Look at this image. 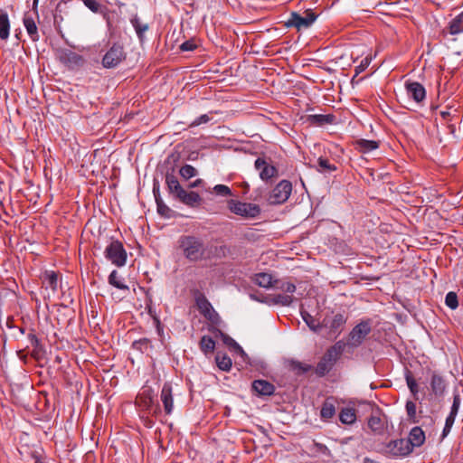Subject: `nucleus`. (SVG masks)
I'll list each match as a JSON object with an SVG mask.
<instances>
[{
	"label": "nucleus",
	"mask_w": 463,
	"mask_h": 463,
	"mask_svg": "<svg viewBox=\"0 0 463 463\" xmlns=\"http://www.w3.org/2000/svg\"><path fill=\"white\" fill-rule=\"evenodd\" d=\"M179 249L189 261L196 262L205 258V245L203 240L194 235H183L178 239Z\"/></svg>",
	"instance_id": "nucleus-1"
},
{
	"label": "nucleus",
	"mask_w": 463,
	"mask_h": 463,
	"mask_svg": "<svg viewBox=\"0 0 463 463\" xmlns=\"http://www.w3.org/2000/svg\"><path fill=\"white\" fill-rule=\"evenodd\" d=\"M345 347V344L342 340L337 341L334 345L330 346L317 364V375L319 377L326 375L342 355Z\"/></svg>",
	"instance_id": "nucleus-2"
},
{
	"label": "nucleus",
	"mask_w": 463,
	"mask_h": 463,
	"mask_svg": "<svg viewBox=\"0 0 463 463\" xmlns=\"http://www.w3.org/2000/svg\"><path fill=\"white\" fill-rule=\"evenodd\" d=\"M377 452L389 458H399L409 456L411 449L405 439H396L379 444Z\"/></svg>",
	"instance_id": "nucleus-3"
},
{
	"label": "nucleus",
	"mask_w": 463,
	"mask_h": 463,
	"mask_svg": "<svg viewBox=\"0 0 463 463\" xmlns=\"http://www.w3.org/2000/svg\"><path fill=\"white\" fill-rule=\"evenodd\" d=\"M372 331V320L363 319L350 331L345 345L352 348L359 347Z\"/></svg>",
	"instance_id": "nucleus-4"
},
{
	"label": "nucleus",
	"mask_w": 463,
	"mask_h": 463,
	"mask_svg": "<svg viewBox=\"0 0 463 463\" xmlns=\"http://www.w3.org/2000/svg\"><path fill=\"white\" fill-rule=\"evenodd\" d=\"M317 14L312 9L306 10L302 14L292 12L285 23L287 27H295L298 31L309 28L317 20Z\"/></svg>",
	"instance_id": "nucleus-5"
},
{
	"label": "nucleus",
	"mask_w": 463,
	"mask_h": 463,
	"mask_svg": "<svg viewBox=\"0 0 463 463\" xmlns=\"http://www.w3.org/2000/svg\"><path fill=\"white\" fill-rule=\"evenodd\" d=\"M106 259L117 267H123L127 262V251L121 241L111 240L104 251Z\"/></svg>",
	"instance_id": "nucleus-6"
},
{
	"label": "nucleus",
	"mask_w": 463,
	"mask_h": 463,
	"mask_svg": "<svg viewBox=\"0 0 463 463\" xmlns=\"http://www.w3.org/2000/svg\"><path fill=\"white\" fill-rule=\"evenodd\" d=\"M229 210L244 218H255L260 213V207L250 203H242L237 200L228 201Z\"/></svg>",
	"instance_id": "nucleus-7"
},
{
	"label": "nucleus",
	"mask_w": 463,
	"mask_h": 463,
	"mask_svg": "<svg viewBox=\"0 0 463 463\" xmlns=\"http://www.w3.org/2000/svg\"><path fill=\"white\" fill-rule=\"evenodd\" d=\"M55 56L60 62L69 69L80 68L85 63V60L81 55L67 48L57 49Z\"/></svg>",
	"instance_id": "nucleus-8"
},
{
	"label": "nucleus",
	"mask_w": 463,
	"mask_h": 463,
	"mask_svg": "<svg viewBox=\"0 0 463 463\" xmlns=\"http://www.w3.org/2000/svg\"><path fill=\"white\" fill-rule=\"evenodd\" d=\"M126 59L124 48L119 43H114L102 58V65L104 68H116Z\"/></svg>",
	"instance_id": "nucleus-9"
},
{
	"label": "nucleus",
	"mask_w": 463,
	"mask_h": 463,
	"mask_svg": "<svg viewBox=\"0 0 463 463\" xmlns=\"http://www.w3.org/2000/svg\"><path fill=\"white\" fill-rule=\"evenodd\" d=\"M292 192V184L288 180L280 181L270 192L268 201L276 205L285 203Z\"/></svg>",
	"instance_id": "nucleus-10"
},
{
	"label": "nucleus",
	"mask_w": 463,
	"mask_h": 463,
	"mask_svg": "<svg viewBox=\"0 0 463 463\" xmlns=\"http://www.w3.org/2000/svg\"><path fill=\"white\" fill-rule=\"evenodd\" d=\"M254 167L259 171L260 178L266 183L279 175L277 167L264 157H258L254 162Z\"/></svg>",
	"instance_id": "nucleus-11"
},
{
	"label": "nucleus",
	"mask_w": 463,
	"mask_h": 463,
	"mask_svg": "<svg viewBox=\"0 0 463 463\" xmlns=\"http://www.w3.org/2000/svg\"><path fill=\"white\" fill-rule=\"evenodd\" d=\"M195 303L200 313L208 320L215 322L218 318V314L213 309L212 304L204 295L197 292L195 296Z\"/></svg>",
	"instance_id": "nucleus-12"
},
{
	"label": "nucleus",
	"mask_w": 463,
	"mask_h": 463,
	"mask_svg": "<svg viewBox=\"0 0 463 463\" xmlns=\"http://www.w3.org/2000/svg\"><path fill=\"white\" fill-rule=\"evenodd\" d=\"M407 95L415 102L420 103L426 98V90L422 84L417 81L407 80L404 84Z\"/></svg>",
	"instance_id": "nucleus-13"
},
{
	"label": "nucleus",
	"mask_w": 463,
	"mask_h": 463,
	"mask_svg": "<svg viewBox=\"0 0 463 463\" xmlns=\"http://www.w3.org/2000/svg\"><path fill=\"white\" fill-rule=\"evenodd\" d=\"M252 392L259 396H270L275 392V386L267 380H254L251 383Z\"/></svg>",
	"instance_id": "nucleus-14"
},
{
	"label": "nucleus",
	"mask_w": 463,
	"mask_h": 463,
	"mask_svg": "<svg viewBox=\"0 0 463 463\" xmlns=\"http://www.w3.org/2000/svg\"><path fill=\"white\" fill-rule=\"evenodd\" d=\"M160 400L164 405V410L166 414H171L174 409V396L173 387L168 382L165 383L160 394Z\"/></svg>",
	"instance_id": "nucleus-15"
},
{
	"label": "nucleus",
	"mask_w": 463,
	"mask_h": 463,
	"mask_svg": "<svg viewBox=\"0 0 463 463\" xmlns=\"http://www.w3.org/2000/svg\"><path fill=\"white\" fill-rule=\"evenodd\" d=\"M305 122L317 127L332 125L335 123V116L333 114H313L306 117Z\"/></svg>",
	"instance_id": "nucleus-16"
},
{
	"label": "nucleus",
	"mask_w": 463,
	"mask_h": 463,
	"mask_svg": "<svg viewBox=\"0 0 463 463\" xmlns=\"http://www.w3.org/2000/svg\"><path fill=\"white\" fill-rule=\"evenodd\" d=\"M405 441H409V449H411V453L414 447H420L424 443L425 433L420 427H413Z\"/></svg>",
	"instance_id": "nucleus-17"
},
{
	"label": "nucleus",
	"mask_w": 463,
	"mask_h": 463,
	"mask_svg": "<svg viewBox=\"0 0 463 463\" xmlns=\"http://www.w3.org/2000/svg\"><path fill=\"white\" fill-rule=\"evenodd\" d=\"M23 23L30 39L33 42H38L40 34L34 18L32 15L25 14L23 18Z\"/></svg>",
	"instance_id": "nucleus-18"
},
{
	"label": "nucleus",
	"mask_w": 463,
	"mask_h": 463,
	"mask_svg": "<svg viewBox=\"0 0 463 463\" xmlns=\"http://www.w3.org/2000/svg\"><path fill=\"white\" fill-rule=\"evenodd\" d=\"M430 388L434 395L442 396L447 388L445 379L440 374L433 373L430 378Z\"/></svg>",
	"instance_id": "nucleus-19"
},
{
	"label": "nucleus",
	"mask_w": 463,
	"mask_h": 463,
	"mask_svg": "<svg viewBox=\"0 0 463 463\" xmlns=\"http://www.w3.org/2000/svg\"><path fill=\"white\" fill-rule=\"evenodd\" d=\"M335 414V402L332 397L326 398L320 410V418L325 421L331 420Z\"/></svg>",
	"instance_id": "nucleus-20"
},
{
	"label": "nucleus",
	"mask_w": 463,
	"mask_h": 463,
	"mask_svg": "<svg viewBox=\"0 0 463 463\" xmlns=\"http://www.w3.org/2000/svg\"><path fill=\"white\" fill-rule=\"evenodd\" d=\"M10 33V20L7 12L0 9V39L6 41Z\"/></svg>",
	"instance_id": "nucleus-21"
},
{
	"label": "nucleus",
	"mask_w": 463,
	"mask_h": 463,
	"mask_svg": "<svg viewBox=\"0 0 463 463\" xmlns=\"http://www.w3.org/2000/svg\"><path fill=\"white\" fill-rule=\"evenodd\" d=\"M130 23L136 31L139 42L143 43L145 41L144 34L148 30V24L143 23L137 15L133 16Z\"/></svg>",
	"instance_id": "nucleus-22"
},
{
	"label": "nucleus",
	"mask_w": 463,
	"mask_h": 463,
	"mask_svg": "<svg viewBox=\"0 0 463 463\" xmlns=\"http://www.w3.org/2000/svg\"><path fill=\"white\" fill-rule=\"evenodd\" d=\"M339 420L345 425H352L356 421V411L352 407H345L339 412Z\"/></svg>",
	"instance_id": "nucleus-23"
},
{
	"label": "nucleus",
	"mask_w": 463,
	"mask_h": 463,
	"mask_svg": "<svg viewBox=\"0 0 463 463\" xmlns=\"http://www.w3.org/2000/svg\"><path fill=\"white\" fill-rule=\"evenodd\" d=\"M300 315L304 322L309 327V329L315 333H317L321 330L322 325L320 322L315 318L312 315H310L307 310L301 309Z\"/></svg>",
	"instance_id": "nucleus-24"
},
{
	"label": "nucleus",
	"mask_w": 463,
	"mask_h": 463,
	"mask_svg": "<svg viewBox=\"0 0 463 463\" xmlns=\"http://www.w3.org/2000/svg\"><path fill=\"white\" fill-rule=\"evenodd\" d=\"M368 428L376 435H380L383 433L384 430V423L382 420L381 417L376 414H372L368 418L367 421Z\"/></svg>",
	"instance_id": "nucleus-25"
},
{
	"label": "nucleus",
	"mask_w": 463,
	"mask_h": 463,
	"mask_svg": "<svg viewBox=\"0 0 463 463\" xmlns=\"http://www.w3.org/2000/svg\"><path fill=\"white\" fill-rule=\"evenodd\" d=\"M379 141L375 140L359 139L356 141V148L361 153H369L375 150L379 147Z\"/></svg>",
	"instance_id": "nucleus-26"
},
{
	"label": "nucleus",
	"mask_w": 463,
	"mask_h": 463,
	"mask_svg": "<svg viewBox=\"0 0 463 463\" xmlns=\"http://www.w3.org/2000/svg\"><path fill=\"white\" fill-rule=\"evenodd\" d=\"M448 29L451 35L463 33V12L458 14L449 22Z\"/></svg>",
	"instance_id": "nucleus-27"
},
{
	"label": "nucleus",
	"mask_w": 463,
	"mask_h": 463,
	"mask_svg": "<svg viewBox=\"0 0 463 463\" xmlns=\"http://www.w3.org/2000/svg\"><path fill=\"white\" fill-rule=\"evenodd\" d=\"M200 350L205 354L208 355L213 353L215 349V341L209 335L202 336L199 342Z\"/></svg>",
	"instance_id": "nucleus-28"
},
{
	"label": "nucleus",
	"mask_w": 463,
	"mask_h": 463,
	"mask_svg": "<svg viewBox=\"0 0 463 463\" xmlns=\"http://www.w3.org/2000/svg\"><path fill=\"white\" fill-rule=\"evenodd\" d=\"M254 282L261 288H274V280L270 274L258 273L255 275Z\"/></svg>",
	"instance_id": "nucleus-29"
},
{
	"label": "nucleus",
	"mask_w": 463,
	"mask_h": 463,
	"mask_svg": "<svg viewBox=\"0 0 463 463\" xmlns=\"http://www.w3.org/2000/svg\"><path fill=\"white\" fill-rule=\"evenodd\" d=\"M165 184L167 185V190L169 194H174L179 189H181V184L177 179V177L174 175L173 172H167L165 175Z\"/></svg>",
	"instance_id": "nucleus-30"
},
{
	"label": "nucleus",
	"mask_w": 463,
	"mask_h": 463,
	"mask_svg": "<svg viewBox=\"0 0 463 463\" xmlns=\"http://www.w3.org/2000/svg\"><path fill=\"white\" fill-rule=\"evenodd\" d=\"M215 331L222 336V339L225 345L232 348L235 352L245 354L242 347L231 336L222 332L220 329H215Z\"/></svg>",
	"instance_id": "nucleus-31"
},
{
	"label": "nucleus",
	"mask_w": 463,
	"mask_h": 463,
	"mask_svg": "<svg viewBox=\"0 0 463 463\" xmlns=\"http://www.w3.org/2000/svg\"><path fill=\"white\" fill-rule=\"evenodd\" d=\"M347 321V317L341 314V313H338L336 315L334 316L330 325H329V328L331 331L333 332H341L343 326L345 325Z\"/></svg>",
	"instance_id": "nucleus-32"
},
{
	"label": "nucleus",
	"mask_w": 463,
	"mask_h": 463,
	"mask_svg": "<svg viewBox=\"0 0 463 463\" xmlns=\"http://www.w3.org/2000/svg\"><path fill=\"white\" fill-rule=\"evenodd\" d=\"M316 169L322 174L331 173L336 170V166L331 164L327 158L320 156L317 159V166Z\"/></svg>",
	"instance_id": "nucleus-33"
},
{
	"label": "nucleus",
	"mask_w": 463,
	"mask_h": 463,
	"mask_svg": "<svg viewBox=\"0 0 463 463\" xmlns=\"http://www.w3.org/2000/svg\"><path fill=\"white\" fill-rule=\"evenodd\" d=\"M109 283L121 290H128L129 288L119 278V275L117 270H112L109 276Z\"/></svg>",
	"instance_id": "nucleus-34"
},
{
	"label": "nucleus",
	"mask_w": 463,
	"mask_h": 463,
	"mask_svg": "<svg viewBox=\"0 0 463 463\" xmlns=\"http://www.w3.org/2000/svg\"><path fill=\"white\" fill-rule=\"evenodd\" d=\"M217 366L220 370L229 372L232 366V359L227 354L220 355L219 354L215 356Z\"/></svg>",
	"instance_id": "nucleus-35"
},
{
	"label": "nucleus",
	"mask_w": 463,
	"mask_h": 463,
	"mask_svg": "<svg viewBox=\"0 0 463 463\" xmlns=\"http://www.w3.org/2000/svg\"><path fill=\"white\" fill-rule=\"evenodd\" d=\"M405 381L410 392L413 395L414 399L417 400L419 393V386L416 380L412 376V373L410 371H407L405 373Z\"/></svg>",
	"instance_id": "nucleus-36"
},
{
	"label": "nucleus",
	"mask_w": 463,
	"mask_h": 463,
	"mask_svg": "<svg viewBox=\"0 0 463 463\" xmlns=\"http://www.w3.org/2000/svg\"><path fill=\"white\" fill-rule=\"evenodd\" d=\"M289 367L292 371L296 372L298 374H304L310 371L311 365L303 364L297 360H290L289 361Z\"/></svg>",
	"instance_id": "nucleus-37"
},
{
	"label": "nucleus",
	"mask_w": 463,
	"mask_h": 463,
	"mask_svg": "<svg viewBox=\"0 0 463 463\" xmlns=\"http://www.w3.org/2000/svg\"><path fill=\"white\" fill-rule=\"evenodd\" d=\"M202 202V197L200 194L196 192H189L188 195L186 196L184 204L189 206V207H196L198 206Z\"/></svg>",
	"instance_id": "nucleus-38"
},
{
	"label": "nucleus",
	"mask_w": 463,
	"mask_h": 463,
	"mask_svg": "<svg viewBox=\"0 0 463 463\" xmlns=\"http://www.w3.org/2000/svg\"><path fill=\"white\" fill-rule=\"evenodd\" d=\"M272 301L276 305L288 307L293 302V297L289 295L277 294L273 297Z\"/></svg>",
	"instance_id": "nucleus-39"
},
{
	"label": "nucleus",
	"mask_w": 463,
	"mask_h": 463,
	"mask_svg": "<svg viewBox=\"0 0 463 463\" xmlns=\"http://www.w3.org/2000/svg\"><path fill=\"white\" fill-rule=\"evenodd\" d=\"M44 283H46L49 288L55 291L58 287L57 274L53 271L46 272L44 275Z\"/></svg>",
	"instance_id": "nucleus-40"
},
{
	"label": "nucleus",
	"mask_w": 463,
	"mask_h": 463,
	"mask_svg": "<svg viewBox=\"0 0 463 463\" xmlns=\"http://www.w3.org/2000/svg\"><path fill=\"white\" fill-rule=\"evenodd\" d=\"M180 175L188 180L197 175V170L191 165H184L179 170Z\"/></svg>",
	"instance_id": "nucleus-41"
},
{
	"label": "nucleus",
	"mask_w": 463,
	"mask_h": 463,
	"mask_svg": "<svg viewBox=\"0 0 463 463\" xmlns=\"http://www.w3.org/2000/svg\"><path fill=\"white\" fill-rule=\"evenodd\" d=\"M274 288L288 293H294L296 291V286L293 283L284 282L278 279L274 280Z\"/></svg>",
	"instance_id": "nucleus-42"
},
{
	"label": "nucleus",
	"mask_w": 463,
	"mask_h": 463,
	"mask_svg": "<svg viewBox=\"0 0 463 463\" xmlns=\"http://www.w3.org/2000/svg\"><path fill=\"white\" fill-rule=\"evenodd\" d=\"M445 304L448 307L454 310L458 307V296L455 292L449 291L445 297Z\"/></svg>",
	"instance_id": "nucleus-43"
},
{
	"label": "nucleus",
	"mask_w": 463,
	"mask_h": 463,
	"mask_svg": "<svg viewBox=\"0 0 463 463\" xmlns=\"http://www.w3.org/2000/svg\"><path fill=\"white\" fill-rule=\"evenodd\" d=\"M157 207V213L165 218L171 217L172 210L164 203L163 199L157 200L156 202Z\"/></svg>",
	"instance_id": "nucleus-44"
},
{
	"label": "nucleus",
	"mask_w": 463,
	"mask_h": 463,
	"mask_svg": "<svg viewBox=\"0 0 463 463\" xmlns=\"http://www.w3.org/2000/svg\"><path fill=\"white\" fill-rule=\"evenodd\" d=\"M84 5L92 13L99 14L101 12L102 5L97 0H81Z\"/></svg>",
	"instance_id": "nucleus-45"
},
{
	"label": "nucleus",
	"mask_w": 463,
	"mask_h": 463,
	"mask_svg": "<svg viewBox=\"0 0 463 463\" xmlns=\"http://www.w3.org/2000/svg\"><path fill=\"white\" fill-rule=\"evenodd\" d=\"M150 344L149 339L147 338H141L138 340H136L133 342L132 346L133 348L139 350L141 352H144L147 349L148 345Z\"/></svg>",
	"instance_id": "nucleus-46"
},
{
	"label": "nucleus",
	"mask_w": 463,
	"mask_h": 463,
	"mask_svg": "<svg viewBox=\"0 0 463 463\" xmlns=\"http://www.w3.org/2000/svg\"><path fill=\"white\" fill-rule=\"evenodd\" d=\"M416 404L412 401H407L405 404L406 412L410 420H415L416 419Z\"/></svg>",
	"instance_id": "nucleus-47"
},
{
	"label": "nucleus",
	"mask_w": 463,
	"mask_h": 463,
	"mask_svg": "<svg viewBox=\"0 0 463 463\" xmlns=\"http://www.w3.org/2000/svg\"><path fill=\"white\" fill-rule=\"evenodd\" d=\"M212 118L208 114L201 115L189 124V128H195L202 124H207Z\"/></svg>",
	"instance_id": "nucleus-48"
},
{
	"label": "nucleus",
	"mask_w": 463,
	"mask_h": 463,
	"mask_svg": "<svg viewBox=\"0 0 463 463\" xmlns=\"http://www.w3.org/2000/svg\"><path fill=\"white\" fill-rule=\"evenodd\" d=\"M460 403H461V399H460L459 394L458 393H454V395H453V402H452V405H451V408H450L449 414L457 416V414L458 412V410H459V407H460Z\"/></svg>",
	"instance_id": "nucleus-49"
},
{
	"label": "nucleus",
	"mask_w": 463,
	"mask_h": 463,
	"mask_svg": "<svg viewBox=\"0 0 463 463\" xmlns=\"http://www.w3.org/2000/svg\"><path fill=\"white\" fill-rule=\"evenodd\" d=\"M213 191L216 194L222 195V196H229L232 194V191L230 187H228L225 184H216L213 187Z\"/></svg>",
	"instance_id": "nucleus-50"
},
{
	"label": "nucleus",
	"mask_w": 463,
	"mask_h": 463,
	"mask_svg": "<svg viewBox=\"0 0 463 463\" xmlns=\"http://www.w3.org/2000/svg\"><path fill=\"white\" fill-rule=\"evenodd\" d=\"M371 61H372V58H370V57L364 58L361 61L360 64L355 67V74L358 75L361 72L364 71L367 69V67L369 66V64L371 63Z\"/></svg>",
	"instance_id": "nucleus-51"
},
{
	"label": "nucleus",
	"mask_w": 463,
	"mask_h": 463,
	"mask_svg": "<svg viewBox=\"0 0 463 463\" xmlns=\"http://www.w3.org/2000/svg\"><path fill=\"white\" fill-rule=\"evenodd\" d=\"M196 47H197V45L194 43V42L193 40H188V41L184 42L180 45V50L183 52H191V51H194V49H196Z\"/></svg>",
	"instance_id": "nucleus-52"
},
{
	"label": "nucleus",
	"mask_w": 463,
	"mask_h": 463,
	"mask_svg": "<svg viewBox=\"0 0 463 463\" xmlns=\"http://www.w3.org/2000/svg\"><path fill=\"white\" fill-rule=\"evenodd\" d=\"M28 341L30 342V344L33 347L39 348V349L42 348V344H41L39 338L33 332L28 334Z\"/></svg>",
	"instance_id": "nucleus-53"
},
{
	"label": "nucleus",
	"mask_w": 463,
	"mask_h": 463,
	"mask_svg": "<svg viewBox=\"0 0 463 463\" xmlns=\"http://www.w3.org/2000/svg\"><path fill=\"white\" fill-rule=\"evenodd\" d=\"M188 194H189V192H187L183 187H181V189H179L177 192H175L173 195L175 199H177L181 203H184L186 196L188 195Z\"/></svg>",
	"instance_id": "nucleus-54"
},
{
	"label": "nucleus",
	"mask_w": 463,
	"mask_h": 463,
	"mask_svg": "<svg viewBox=\"0 0 463 463\" xmlns=\"http://www.w3.org/2000/svg\"><path fill=\"white\" fill-rule=\"evenodd\" d=\"M153 194L155 197V201L157 202V200L162 199L160 194V184L159 182L154 179L153 183Z\"/></svg>",
	"instance_id": "nucleus-55"
},
{
	"label": "nucleus",
	"mask_w": 463,
	"mask_h": 463,
	"mask_svg": "<svg viewBox=\"0 0 463 463\" xmlns=\"http://www.w3.org/2000/svg\"><path fill=\"white\" fill-rule=\"evenodd\" d=\"M43 354V347L42 346L41 349L33 347L32 355L35 357L36 359H39Z\"/></svg>",
	"instance_id": "nucleus-56"
},
{
	"label": "nucleus",
	"mask_w": 463,
	"mask_h": 463,
	"mask_svg": "<svg viewBox=\"0 0 463 463\" xmlns=\"http://www.w3.org/2000/svg\"><path fill=\"white\" fill-rule=\"evenodd\" d=\"M456 417L457 416L449 414L448 417L446 418L445 425H447L448 427H451L452 428V426H453V424L455 422Z\"/></svg>",
	"instance_id": "nucleus-57"
},
{
	"label": "nucleus",
	"mask_w": 463,
	"mask_h": 463,
	"mask_svg": "<svg viewBox=\"0 0 463 463\" xmlns=\"http://www.w3.org/2000/svg\"><path fill=\"white\" fill-rule=\"evenodd\" d=\"M151 392H152V390L151 389H147V390H144L143 393H142V395H144L146 398L148 399V402L149 403L153 402V396H152Z\"/></svg>",
	"instance_id": "nucleus-58"
},
{
	"label": "nucleus",
	"mask_w": 463,
	"mask_h": 463,
	"mask_svg": "<svg viewBox=\"0 0 463 463\" xmlns=\"http://www.w3.org/2000/svg\"><path fill=\"white\" fill-rule=\"evenodd\" d=\"M451 429H452L451 427H448L447 425L444 426L442 433H441V439H445L449 435V433L450 432Z\"/></svg>",
	"instance_id": "nucleus-59"
},
{
	"label": "nucleus",
	"mask_w": 463,
	"mask_h": 463,
	"mask_svg": "<svg viewBox=\"0 0 463 463\" xmlns=\"http://www.w3.org/2000/svg\"><path fill=\"white\" fill-rule=\"evenodd\" d=\"M203 183V181L202 179H197V180L194 181L193 183H191L189 184V187L195 188V187L200 186Z\"/></svg>",
	"instance_id": "nucleus-60"
},
{
	"label": "nucleus",
	"mask_w": 463,
	"mask_h": 463,
	"mask_svg": "<svg viewBox=\"0 0 463 463\" xmlns=\"http://www.w3.org/2000/svg\"><path fill=\"white\" fill-rule=\"evenodd\" d=\"M37 5H38V0H33V7L36 8Z\"/></svg>",
	"instance_id": "nucleus-61"
},
{
	"label": "nucleus",
	"mask_w": 463,
	"mask_h": 463,
	"mask_svg": "<svg viewBox=\"0 0 463 463\" xmlns=\"http://www.w3.org/2000/svg\"><path fill=\"white\" fill-rule=\"evenodd\" d=\"M156 325H157V328L159 329L160 321L158 319H156Z\"/></svg>",
	"instance_id": "nucleus-62"
}]
</instances>
